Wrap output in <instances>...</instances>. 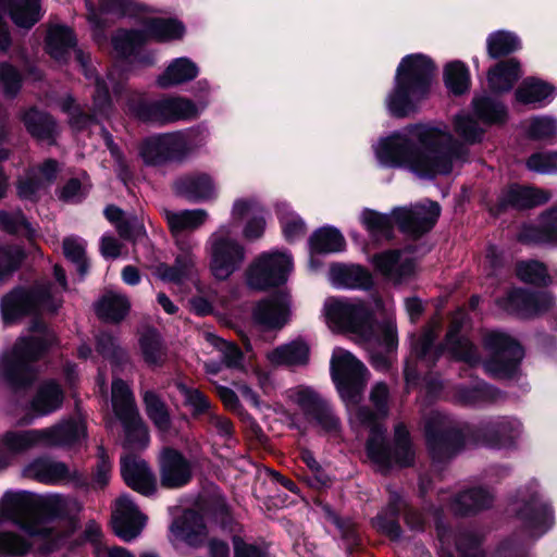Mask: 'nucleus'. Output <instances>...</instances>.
Returning <instances> with one entry per match:
<instances>
[{"label":"nucleus","mask_w":557,"mask_h":557,"mask_svg":"<svg viewBox=\"0 0 557 557\" xmlns=\"http://www.w3.org/2000/svg\"><path fill=\"white\" fill-rule=\"evenodd\" d=\"M323 315L333 331L357 334L364 343L371 366L387 372L397 349V334L393 319V306L375 299L370 310L359 299L330 297L324 301Z\"/></svg>","instance_id":"obj_1"},{"label":"nucleus","mask_w":557,"mask_h":557,"mask_svg":"<svg viewBox=\"0 0 557 557\" xmlns=\"http://www.w3.org/2000/svg\"><path fill=\"white\" fill-rule=\"evenodd\" d=\"M369 399L376 412L357 405L347 407L351 423L369 428L371 431L367 442L368 458L381 472L411 466L416 450L407 426L401 422L397 423L394 428L393 442L389 444L376 423L377 417H385L388 412L391 391L387 384L376 382L371 387Z\"/></svg>","instance_id":"obj_2"},{"label":"nucleus","mask_w":557,"mask_h":557,"mask_svg":"<svg viewBox=\"0 0 557 557\" xmlns=\"http://www.w3.org/2000/svg\"><path fill=\"white\" fill-rule=\"evenodd\" d=\"M164 219L174 237L176 256L172 265L160 263L154 268L153 274L161 281L183 284L191 280L197 272V256L195 253L198 242L190 233L199 230L209 220V212L202 208L164 210Z\"/></svg>","instance_id":"obj_3"},{"label":"nucleus","mask_w":557,"mask_h":557,"mask_svg":"<svg viewBox=\"0 0 557 557\" xmlns=\"http://www.w3.org/2000/svg\"><path fill=\"white\" fill-rule=\"evenodd\" d=\"M54 335L39 321L21 336L10 351L0 357V380L16 394L30 386L38 375L35 361L53 343Z\"/></svg>","instance_id":"obj_4"},{"label":"nucleus","mask_w":557,"mask_h":557,"mask_svg":"<svg viewBox=\"0 0 557 557\" xmlns=\"http://www.w3.org/2000/svg\"><path fill=\"white\" fill-rule=\"evenodd\" d=\"M507 511L522 522L525 536L531 542L539 541L556 523L553 504L542 498L541 486L535 479L517 488L508 503Z\"/></svg>","instance_id":"obj_5"},{"label":"nucleus","mask_w":557,"mask_h":557,"mask_svg":"<svg viewBox=\"0 0 557 557\" xmlns=\"http://www.w3.org/2000/svg\"><path fill=\"white\" fill-rule=\"evenodd\" d=\"M467 153L446 126L420 124V177L449 173L453 162L463 160Z\"/></svg>","instance_id":"obj_6"},{"label":"nucleus","mask_w":557,"mask_h":557,"mask_svg":"<svg viewBox=\"0 0 557 557\" xmlns=\"http://www.w3.org/2000/svg\"><path fill=\"white\" fill-rule=\"evenodd\" d=\"M371 149L382 168L418 172V124H409L380 136Z\"/></svg>","instance_id":"obj_7"},{"label":"nucleus","mask_w":557,"mask_h":557,"mask_svg":"<svg viewBox=\"0 0 557 557\" xmlns=\"http://www.w3.org/2000/svg\"><path fill=\"white\" fill-rule=\"evenodd\" d=\"M206 253L211 275L226 281L239 271L246 260L245 247L234 237L231 224H221L206 242Z\"/></svg>","instance_id":"obj_8"},{"label":"nucleus","mask_w":557,"mask_h":557,"mask_svg":"<svg viewBox=\"0 0 557 557\" xmlns=\"http://www.w3.org/2000/svg\"><path fill=\"white\" fill-rule=\"evenodd\" d=\"M62 304L60 292L51 284H37L29 289L17 288L3 297L1 314L5 323H13L25 314L53 313Z\"/></svg>","instance_id":"obj_9"},{"label":"nucleus","mask_w":557,"mask_h":557,"mask_svg":"<svg viewBox=\"0 0 557 557\" xmlns=\"http://www.w3.org/2000/svg\"><path fill=\"white\" fill-rule=\"evenodd\" d=\"M206 103L198 107L190 99L168 96L153 101H143L138 95L129 96L127 111L144 122L164 125L181 120H191L199 115Z\"/></svg>","instance_id":"obj_10"},{"label":"nucleus","mask_w":557,"mask_h":557,"mask_svg":"<svg viewBox=\"0 0 557 557\" xmlns=\"http://www.w3.org/2000/svg\"><path fill=\"white\" fill-rule=\"evenodd\" d=\"M418 100V54H408L399 62L394 87L385 98L388 114L395 119L409 117Z\"/></svg>","instance_id":"obj_11"},{"label":"nucleus","mask_w":557,"mask_h":557,"mask_svg":"<svg viewBox=\"0 0 557 557\" xmlns=\"http://www.w3.org/2000/svg\"><path fill=\"white\" fill-rule=\"evenodd\" d=\"M75 58L79 63L85 76L89 79H94V92H92V116L83 114L78 108L71 109L64 104V110L70 111V123L76 129H82L89 126L95 119L107 117L111 112V100L109 95V87L114 92L122 90V81L116 79L115 71L108 73L107 79H100L94 75V71L88 66V57L79 49L75 51Z\"/></svg>","instance_id":"obj_12"},{"label":"nucleus","mask_w":557,"mask_h":557,"mask_svg":"<svg viewBox=\"0 0 557 557\" xmlns=\"http://www.w3.org/2000/svg\"><path fill=\"white\" fill-rule=\"evenodd\" d=\"M112 406L124 429V447L129 450L147 447V428L139 416L133 392L121 379H114L112 382Z\"/></svg>","instance_id":"obj_13"},{"label":"nucleus","mask_w":557,"mask_h":557,"mask_svg":"<svg viewBox=\"0 0 557 557\" xmlns=\"http://www.w3.org/2000/svg\"><path fill=\"white\" fill-rule=\"evenodd\" d=\"M333 380L347 407L358 405L370 373L352 354L335 348L331 359Z\"/></svg>","instance_id":"obj_14"},{"label":"nucleus","mask_w":557,"mask_h":557,"mask_svg":"<svg viewBox=\"0 0 557 557\" xmlns=\"http://www.w3.org/2000/svg\"><path fill=\"white\" fill-rule=\"evenodd\" d=\"M194 152L187 133L172 132L146 138L139 154L147 165L158 166L168 163H182Z\"/></svg>","instance_id":"obj_15"},{"label":"nucleus","mask_w":557,"mask_h":557,"mask_svg":"<svg viewBox=\"0 0 557 557\" xmlns=\"http://www.w3.org/2000/svg\"><path fill=\"white\" fill-rule=\"evenodd\" d=\"M293 268V257L288 251H264L250 264L247 271V284L257 290L278 286L287 281Z\"/></svg>","instance_id":"obj_16"},{"label":"nucleus","mask_w":557,"mask_h":557,"mask_svg":"<svg viewBox=\"0 0 557 557\" xmlns=\"http://www.w3.org/2000/svg\"><path fill=\"white\" fill-rule=\"evenodd\" d=\"M484 346L490 351L485 370L494 376L510 377L524 356L522 347L509 335L492 331L484 337Z\"/></svg>","instance_id":"obj_17"},{"label":"nucleus","mask_w":557,"mask_h":557,"mask_svg":"<svg viewBox=\"0 0 557 557\" xmlns=\"http://www.w3.org/2000/svg\"><path fill=\"white\" fill-rule=\"evenodd\" d=\"M288 400L297 406L310 424L320 426L325 432H336L339 419L330 404L313 388L299 385L286 392Z\"/></svg>","instance_id":"obj_18"},{"label":"nucleus","mask_w":557,"mask_h":557,"mask_svg":"<svg viewBox=\"0 0 557 557\" xmlns=\"http://www.w3.org/2000/svg\"><path fill=\"white\" fill-rule=\"evenodd\" d=\"M426 444L433 458L442 459L461 449L465 436L455 421L441 413H433L425 425Z\"/></svg>","instance_id":"obj_19"},{"label":"nucleus","mask_w":557,"mask_h":557,"mask_svg":"<svg viewBox=\"0 0 557 557\" xmlns=\"http://www.w3.org/2000/svg\"><path fill=\"white\" fill-rule=\"evenodd\" d=\"M37 494L18 491L7 492L1 499L2 515L15 523L32 536H44L50 539L51 532L42 527L36 525Z\"/></svg>","instance_id":"obj_20"},{"label":"nucleus","mask_w":557,"mask_h":557,"mask_svg":"<svg viewBox=\"0 0 557 557\" xmlns=\"http://www.w3.org/2000/svg\"><path fill=\"white\" fill-rule=\"evenodd\" d=\"M173 193L193 203L213 202L220 196L215 177L206 171H191L172 182Z\"/></svg>","instance_id":"obj_21"},{"label":"nucleus","mask_w":557,"mask_h":557,"mask_svg":"<svg viewBox=\"0 0 557 557\" xmlns=\"http://www.w3.org/2000/svg\"><path fill=\"white\" fill-rule=\"evenodd\" d=\"M4 9L12 22L21 28H32L42 16L40 0H0V50L3 52L12 44L9 26L2 14Z\"/></svg>","instance_id":"obj_22"},{"label":"nucleus","mask_w":557,"mask_h":557,"mask_svg":"<svg viewBox=\"0 0 557 557\" xmlns=\"http://www.w3.org/2000/svg\"><path fill=\"white\" fill-rule=\"evenodd\" d=\"M505 311L520 318H530L550 310L555 297L550 293H529L524 289H513L497 301Z\"/></svg>","instance_id":"obj_23"},{"label":"nucleus","mask_w":557,"mask_h":557,"mask_svg":"<svg viewBox=\"0 0 557 557\" xmlns=\"http://www.w3.org/2000/svg\"><path fill=\"white\" fill-rule=\"evenodd\" d=\"M64 392L54 380L42 382L36 389L26 407L27 412L18 420V424H30L35 418L49 416L61 409Z\"/></svg>","instance_id":"obj_24"},{"label":"nucleus","mask_w":557,"mask_h":557,"mask_svg":"<svg viewBox=\"0 0 557 557\" xmlns=\"http://www.w3.org/2000/svg\"><path fill=\"white\" fill-rule=\"evenodd\" d=\"M145 524L146 517L128 496L123 495L116 499L112 512V527L120 539L126 542L136 539Z\"/></svg>","instance_id":"obj_25"},{"label":"nucleus","mask_w":557,"mask_h":557,"mask_svg":"<svg viewBox=\"0 0 557 557\" xmlns=\"http://www.w3.org/2000/svg\"><path fill=\"white\" fill-rule=\"evenodd\" d=\"M524 432L520 419L511 416L498 417L483 431V443L492 448H516Z\"/></svg>","instance_id":"obj_26"},{"label":"nucleus","mask_w":557,"mask_h":557,"mask_svg":"<svg viewBox=\"0 0 557 557\" xmlns=\"http://www.w3.org/2000/svg\"><path fill=\"white\" fill-rule=\"evenodd\" d=\"M290 317V298L278 293L259 301L252 311L256 324L267 330L282 329Z\"/></svg>","instance_id":"obj_27"},{"label":"nucleus","mask_w":557,"mask_h":557,"mask_svg":"<svg viewBox=\"0 0 557 557\" xmlns=\"http://www.w3.org/2000/svg\"><path fill=\"white\" fill-rule=\"evenodd\" d=\"M42 434L45 446L71 447L82 444L86 438V423L82 417L75 416L42 429Z\"/></svg>","instance_id":"obj_28"},{"label":"nucleus","mask_w":557,"mask_h":557,"mask_svg":"<svg viewBox=\"0 0 557 557\" xmlns=\"http://www.w3.org/2000/svg\"><path fill=\"white\" fill-rule=\"evenodd\" d=\"M515 101L531 109H542L557 97V86L536 76L525 77L516 88Z\"/></svg>","instance_id":"obj_29"},{"label":"nucleus","mask_w":557,"mask_h":557,"mask_svg":"<svg viewBox=\"0 0 557 557\" xmlns=\"http://www.w3.org/2000/svg\"><path fill=\"white\" fill-rule=\"evenodd\" d=\"M416 261V250L410 248L388 250L371 258L372 264L379 272L395 281H400L413 272Z\"/></svg>","instance_id":"obj_30"},{"label":"nucleus","mask_w":557,"mask_h":557,"mask_svg":"<svg viewBox=\"0 0 557 557\" xmlns=\"http://www.w3.org/2000/svg\"><path fill=\"white\" fill-rule=\"evenodd\" d=\"M45 446L42 429L8 431L0 440V469L10 465L12 456Z\"/></svg>","instance_id":"obj_31"},{"label":"nucleus","mask_w":557,"mask_h":557,"mask_svg":"<svg viewBox=\"0 0 557 557\" xmlns=\"http://www.w3.org/2000/svg\"><path fill=\"white\" fill-rule=\"evenodd\" d=\"M172 541H180L191 547L201 546L207 539L203 518L194 510H186L170 527Z\"/></svg>","instance_id":"obj_32"},{"label":"nucleus","mask_w":557,"mask_h":557,"mask_svg":"<svg viewBox=\"0 0 557 557\" xmlns=\"http://www.w3.org/2000/svg\"><path fill=\"white\" fill-rule=\"evenodd\" d=\"M519 238L527 243L557 247V205L541 212L537 224L523 226L519 233Z\"/></svg>","instance_id":"obj_33"},{"label":"nucleus","mask_w":557,"mask_h":557,"mask_svg":"<svg viewBox=\"0 0 557 557\" xmlns=\"http://www.w3.org/2000/svg\"><path fill=\"white\" fill-rule=\"evenodd\" d=\"M160 475L162 486L177 488L189 482L191 468L178 451L165 449L160 458Z\"/></svg>","instance_id":"obj_34"},{"label":"nucleus","mask_w":557,"mask_h":557,"mask_svg":"<svg viewBox=\"0 0 557 557\" xmlns=\"http://www.w3.org/2000/svg\"><path fill=\"white\" fill-rule=\"evenodd\" d=\"M121 472L125 483L143 495H151L157 488L156 478L147 463L136 456L121 460Z\"/></svg>","instance_id":"obj_35"},{"label":"nucleus","mask_w":557,"mask_h":557,"mask_svg":"<svg viewBox=\"0 0 557 557\" xmlns=\"http://www.w3.org/2000/svg\"><path fill=\"white\" fill-rule=\"evenodd\" d=\"M467 313L463 310L455 312L446 335L445 348L455 358L474 363L479 360L478 350L467 337L460 334V330L467 323Z\"/></svg>","instance_id":"obj_36"},{"label":"nucleus","mask_w":557,"mask_h":557,"mask_svg":"<svg viewBox=\"0 0 557 557\" xmlns=\"http://www.w3.org/2000/svg\"><path fill=\"white\" fill-rule=\"evenodd\" d=\"M145 41L148 39L158 42H171L182 40L186 34L184 23L173 16H148L143 23Z\"/></svg>","instance_id":"obj_37"},{"label":"nucleus","mask_w":557,"mask_h":557,"mask_svg":"<svg viewBox=\"0 0 557 557\" xmlns=\"http://www.w3.org/2000/svg\"><path fill=\"white\" fill-rule=\"evenodd\" d=\"M438 539L442 546L454 542L461 557H481L483 554L482 542L484 534L478 528H461L455 532L440 530Z\"/></svg>","instance_id":"obj_38"},{"label":"nucleus","mask_w":557,"mask_h":557,"mask_svg":"<svg viewBox=\"0 0 557 557\" xmlns=\"http://www.w3.org/2000/svg\"><path fill=\"white\" fill-rule=\"evenodd\" d=\"M471 109L473 115L485 127L503 126L509 119L505 102L487 94L475 95L471 101Z\"/></svg>","instance_id":"obj_39"},{"label":"nucleus","mask_w":557,"mask_h":557,"mask_svg":"<svg viewBox=\"0 0 557 557\" xmlns=\"http://www.w3.org/2000/svg\"><path fill=\"white\" fill-rule=\"evenodd\" d=\"M199 75V66L187 57L171 60L164 71L157 76L156 85L161 89L173 88L194 81Z\"/></svg>","instance_id":"obj_40"},{"label":"nucleus","mask_w":557,"mask_h":557,"mask_svg":"<svg viewBox=\"0 0 557 557\" xmlns=\"http://www.w3.org/2000/svg\"><path fill=\"white\" fill-rule=\"evenodd\" d=\"M59 170L60 168L55 160H46L37 170H32L24 178L18 181V196L23 199H34L40 189L57 178Z\"/></svg>","instance_id":"obj_41"},{"label":"nucleus","mask_w":557,"mask_h":557,"mask_svg":"<svg viewBox=\"0 0 557 557\" xmlns=\"http://www.w3.org/2000/svg\"><path fill=\"white\" fill-rule=\"evenodd\" d=\"M522 76L521 62L509 58L497 62L487 72V85L495 94L508 92Z\"/></svg>","instance_id":"obj_42"},{"label":"nucleus","mask_w":557,"mask_h":557,"mask_svg":"<svg viewBox=\"0 0 557 557\" xmlns=\"http://www.w3.org/2000/svg\"><path fill=\"white\" fill-rule=\"evenodd\" d=\"M23 474L26 478L46 484H58L70 478L65 463L51 458H37L25 466Z\"/></svg>","instance_id":"obj_43"},{"label":"nucleus","mask_w":557,"mask_h":557,"mask_svg":"<svg viewBox=\"0 0 557 557\" xmlns=\"http://www.w3.org/2000/svg\"><path fill=\"white\" fill-rule=\"evenodd\" d=\"M329 280L337 288H368L372 284L371 274L356 264H332Z\"/></svg>","instance_id":"obj_44"},{"label":"nucleus","mask_w":557,"mask_h":557,"mask_svg":"<svg viewBox=\"0 0 557 557\" xmlns=\"http://www.w3.org/2000/svg\"><path fill=\"white\" fill-rule=\"evenodd\" d=\"M549 198L548 191L530 186L512 185L503 191L499 197V205L502 208L527 209L545 203Z\"/></svg>","instance_id":"obj_45"},{"label":"nucleus","mask_w":557,"mask_h":557,"mask_svg":"<svg viewBox=\"0 0 557 557\" xmlns=\"http://www.w3.org/2000/svg\"><path fill=\"white\" fill-rule=\"evenodd\" d=\"M309 356L310 348L304 341H293L267 354L270 363L286 367L305 366L309 361Z\"/></svg>","instance_id":"obj_46"},{"label":"nucleus","mask_w":557,"mask_h":557,"mask_svg":"<svg viewBox=\"0 0 557 557\" xmlns=\"http://www.w3.org/2000/svg\"><path fill=\"white\" fill-rule=\"evenodd\" d=\"M494 502V494L483 487L466 490L457 494L453 500V509L459 515L475 513L487 509Z\"/></svg>","instance_id":"obj_47"},{"label":"nucleus","mask_w":557,"mask_h":557,"mask_svg":"<svg viewBox=\"0 0 557 557\" xmlns=\"http://www.w3.org/2000/svg\"><path fill=\"white\" fill-rule=\"evenodd\" d=\"M21 119L33 137L49 144L54 141L58 127L49 114L36 109H29L22 114Z\"/></svg>","instance_id":"obj_48"},{"label":"nucleus","mask_w":557,"mask_h":557,"mask_svg":"<svg viewBox=\"0 0 557 557\" xmlns=\"http://www.w3.org/2000/svg\"><path fill=\"white\" fill-rule=\"evenodd\" d=\"M346 242L343 234L333 226H322L309 237V252L336 253L345 249Z\"/></svg>","instance_id":"obj_49"},{"label":"nucleus","mask_w":557,"mask_h":557,"mask_svg":"<svg viewBox=\"0 0 557 557\" xmlns=\"http://www.w3.org/2000/svg\"><path fill=\"white\" fill-rule=\"evenodd\" d=\"M522 48L519 35L508 29H497L486 37V52L490 58L498 59L515 53Z\"/></svg>","instance_id":"obj_50"},{"label":"nucleus","mask_w":557,"mask_h":557,"mask_svg":"<svg viewBox=\"0 0 557 557\" xmlns=\"http://www.w3.org/2000/svg\"><path fill=\"white\" fill-rule=\"evenodd\" d=\"M77 509L74 499L60 494L37 495L36 521L40 518H57Z\"/></svg>","instance_id":"obj_51"},{"label":"nucleus","mask_w":557,"mask_h":557,"mask_svg":"<svg viewBox=\"0 0 557 557\" xmlns=\"http://www.w3.org/2000/svg\"><path fill=\"white\" fill-rule=\"evenodd\" d=\"M524 132L530 139L557 143V117L549 114L531 116L524 122Z\"/></svg>","instance_id":"obj_52"},{"label":"nucleus","mask_w":557,"mask_h":557,"mask_svg":"<svg viewBox=\"0 0 557 557\" xmlns=\"http://www.w3.org/2000/svg\"><path fill=\"white\" fill-rule=\"evenodd\" d=\"M275 211L287 242H296L306 235L307 225L305 221L288 203L277 202Z\"/></svg>","instance_id":"obj_53"},{"label":"nucleus","mask_w":557,"mask_h":557,"mask_svg":"<svg viewBox=\"0 0 557 557\" xmlns=\"http://www.w3.org/2000/svg\"><path fill=\"white\" fill-rule=\"evenodd\" d=\"M129 310V301L123 294L106 293L96 305L97 314L107 321L119 322Z\"/></svg>","instance_id":"obj_54"},{"label":"nucleus","mask_w":557,"mask_h":557,"mask_svg":"<svg viewBox=\"0 0 557 557\" xmlns=\"http://www.w3.org/2000/svg\"><path fill=\"white\" fill-rule=\"evenodd\" d=\"M517 275L521 281L535 285L557 284V269L548 272L542 262L535 260L519 262Z\"/></svg>","instance_id":"obj_55"},{"label":"nucleus","mask_w":557,"mask_h":557,"mask_svg":"<svg viewBox=\"0 0 557 557\" xmlns=\"http://www.w3.org/2000/svg\"><path fill=\"white\" fill-rule=\"evenodd\" d=\"M454 131L467 145L479 144L485 136V126L469 113H460L454 117Z\"/></svg>","instance_id":"obj_56"},{"label":"nucleus","mask_w":557,"mask_h":557,"mask_svg":"<svg viewBox=\"0 0 557 557\" xmlns=\"http://www.w3.org/2000/svg\"><path fill=\"white\" fill-rule=\"evenodd\" d=\"M75 40L71 29L64 26H52L47 35V51L57 61H64Z\"/></svg>","instance_id":"obj_57"},{"label":"nucleus","mask_w":557,"mask_h":557,"mask_svg":"<svg viewBox=\"0 0 557 557\" xmlns=\"http://www.w3.org/2000/svg\"><path fill=\"white\" fill-rule=\"evenodd\" d=\"M360 223L372 237L389 239L393 224L389 215L372 209H363L360 212Z\"/></svg>","instance_id":"obj_58"},{"label":"nucleus","mask_w":557,"mask_h":557,"mask_svg":"<svg viewBox=\"0 0 557 557\" xmlns=\"http://www.w3.org/2000/svg\"><path fill=\"white\" fill-rule=\"evenodd\" d=\"M259 213H267V210L258 196L250 195L237 197L233 200L231 206L230 215L232 223L230 224L235 231L236 224L242 223L249 216Z\"/></svg>","instance_id":"obj_59"},{"label":"nucleus","mask_w":557,"mask_h":557,"mask_svg":"<svg viewBox=\"0 0 557 557\" xmlns=\"http://www.w3.org/2000/svg\"><path fill=\"white\" fill-rule=\"evenodd\" d=\"M147 416L161 432L171 428V417L166 405L152 391H146L143 395Z\"/></svg>","instance_id":"obj_60"},{"label":"nucleus","mask_w":557,"mask_h":557,"mask_svg":"<svg viewBox=\"0 0 557 557\" xmlns=\"http://www.w3.org/2000/svg\"><path fill=\"white\" fill-rule=\"evenodd\" d=\"M446 87L454 95H462L469 90L470 74L468 67L460 61H454L446 65L444 71Z\"/></svg>","instance_id":"obj_61"},{"label":"nucleus","mask_w":557,"mask_h":557,"mask_svg":"<svg viewBox=\"0 0 557 557\" xmlns=\"http://www.w3.org/2000/svg\"><path fill=\"white\" fill-rule=\"evenodd\" d=\"M175 386L184 397L185 405L191 409L194 416H210L212 412L211 404L201 391L188 386L183 382H176Z\"/></svg>","instance_id":"obj_62"},{"label":"nucleus","mask_w":557,"mask_h":557,"mask_svg":"<svg viewBox=\"0 0 557 557\" xmlns=\"http://www.w3.org/2000/svg\"><path fill=\"white\" fill-rule=\"evenodd\" d=\"M144 42L143 30H119L112 37L113 50L120 58L131 55Z\"/></svg>","instance_id":"obj_63"},{"label":"nucleus","mask_w":557,"mask_h":557,"mask_svg":"<svg viewBox=\"0 0 557 557\" xmlns=\"http://www.w3.org/2000/svg\"><path fill=\"white\" fill-rule=\"evenodd\" d=\"M140 349L145 361L152 366L164 361L165 352L160 335L154 331H148L140 338Z\"/></svg>","instance_id":"obj_64"}]
</instances>
